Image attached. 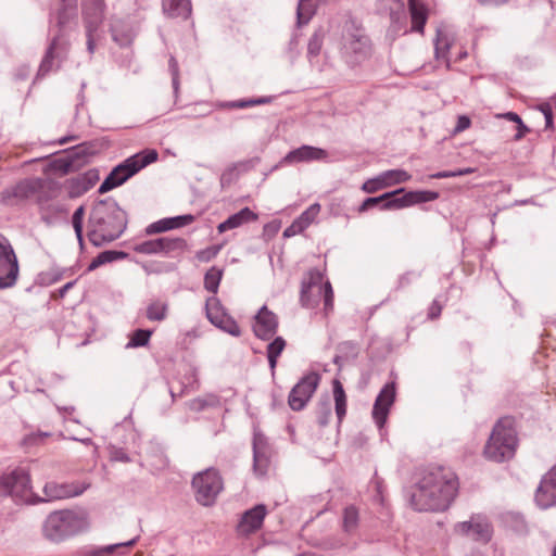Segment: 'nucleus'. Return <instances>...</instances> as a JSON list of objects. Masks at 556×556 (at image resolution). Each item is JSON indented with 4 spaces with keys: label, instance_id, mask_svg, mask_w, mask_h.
Returning <instances> with one entry per match:
<instances>
[{
    "label": "nucleus",
    "instance_id": "obj_25",
    "mask_svg": "<svg viewBox=\"0 0 556 556\" xmlns=\"http://www.w3.org/2000/svg\"><path fill=\"white\" fill-rule=\"evenodd\" d=\"M193 220H194V216L191 214L179 215V216L169 217V218H163L155 223L150 224L147 227L146 232L148 235L160 233V232H164V231L172 230L175 228L185 227V226L191 224Z\"/></svg>",
    "mask_w": 556,
    "mask_h": 556
},
{
    "label": "nucleus",
    "instance_id": "obj_50",
    "mask_svg": "<svg viewBox=\"0 0 556 556\" xmlns=\"http://www.w3.org/2000/svg\"><path fill=\"white\" fill-rule=\"evenodd\" d=\"M271 97H258L249 100H237L232 101L229 106L233 109H245L254 105L267 104L271 102Z\"/></svg>",
    "mask_w": 556,
    "mask_h": 556
},
{
    "label": "nucleus",
    "instance_id": "obj_6",
    "mask_svg": "<svg viewBox=\"0 0 556 556\" xmlns=\"http://www.w3.org/2000/svg\"><path fill=\"white\" fill-rule=\"evenodd\" d=\"M87 526L85 517L71 509L51 513L43 525L45 536L52 542H61L81 532Z\"/></svg>",
    "mask_w": 556,
    "mask_h": 556
},
{
    "label": "nucleus",
    "instance_id": "obj_41",
    "mask_svg": "<svg viewBox=\"0 0 556 556\" xmlns=\"http://www.w3.org/2000/svg\"><path fill=\"white\" fill-rule=\"evenodd\" d=\"M168 304L160 300L151 302L147 307V318L151 321H163L167 317Z\"/></svg>",
    "mask_w": 556,
    "mask_h": 556
},
{
    "label": "nucleus",
    "instance_id": "obj_7",
    "mask_svg": "<svg viewBox=\"0 0 556 556\" xmlns=\"http://www.w3.org/2000/svg\"><path fill=\"white\" fill-rule=\"evenodd\" d=\"M370 40L364 29L354 22L345 23L341 53L346 63L356 65L364 62L370 55Z\"/></svg>",
    "mask_w": 556,
    "mask_h": 556
},
{
    "label": "nucleus",
    "instance_id": "obj_17",
    "mask_svg": "<svg viewBox=\"0 0 556 556\" xmlns=\"http://www.w3.org/2000/svg\"><path fill=\"white\" fill-rule=\"evenodd\" d=\"M458 532L470 535L475 541L488 543L492 539L493 529L485 516H472L470 520L456 526Z\"/></svg>",
    "mask_w": 556,
    "mask_h": 556
},
{
    "label": "nucleus",
    "instance_id": "obj_30",
    "mask_svg": "<svg viewBox=\"0 0 556 556\" xmlns=\"http://www.w3.org/2000/svg\"><path fill=\"white\" fill-rule=\"evenodd\" d=\"M105 9L83 8V20L86 36H100L99 29L103 24Z\"/></svg>",
    "mask_w": 556,
    "mask_h": 556
},
{
    "label": "nucleus",
    "instance_id": "obj_34",
    "mask_svg": "<svg viewBox=\"0 0 556 556\" xmlns=\"http://www.w3.org/2000/svg\"><path fill=\"white\" fill-rule=\"evenodd\" d=\"M359 526V509L355 505H349L343 509L342 529L348 534L356 533Z\"/></svg>",
    "mask_w": 556,
    "mask_h": 556
},
{
    "label": "nucleus",
    "instance_id": "obj_62",
    "mask_svg": "<svg viewBox=\"0 0 556 556\" xmlns=\"http://www.w3.org/2000/svg\"><path fill=\"white\" fill-rule=\"evenodd\" d=\"M441 312H442V306L441 304L439 303V301L434 300L430 307H429V311H428V318L429 319H437L440 315H441Z\"/></svg>",
    "mask_w": 556,
    "mask_h": 556
},
{
    "label": "nucleus",
    "instance_id": "obj_3",
    "mask_svg": "<svg viewBox=\"0 0 556 556\" xmlns=\"http://www.w3.org/2000/svg\"><path fill=\"white\" fill-rule=\"evenodd\" d=\"M127 227V214L109 197L94 203L88 219V239L94 247L118 239Z\"/></svg>",
    "mask_w": 556,
    "mask_h": 556
},
{
    "label": "nucleus",
    "instance_id": "obj_36",
    "mask_svg": "<svg viewBox=\"0 0 556 556\" xmlns=\"http://www.w3.org/2000/svg\"><path fill=\"white\" fill-rule=\"evenodd\" d=\"M127 256L128 254L124 251L106 250L99 253L88 265L87 269L88 271H92L104 264L124 260Z\"/></svg>",
    "mask_w": 556,
    "mask_h": 556
},
{
    "label": "nucleus",
    "instance_id": "obj_40",
    "mask_svg": "<svg viewBox=\"0 0 556 556\" xmlns=\"http://www.w3.org/2000/svg\"><path fill=\"white\" fill-rule=\"evenodd\" d=\"M112 39L121 47H127L132 41V33L130 29H124L122 22H114L111 26Z\"/></svg>",
    "mask_w": 556,
    "mask_h": 556
},
{
    "label": "nucleus",
    "instance_id": "obj_44",
    "mask_svg": "<svg viewBox=\"0 0 556 556\" xmlns=\"http://www.w3.org/2000/svg\"><path fill=\"white\" fill-rule=\"evenodd\" d=\"M222 278L223 269L212 266L204 275V288L208 292L217 293Z\"/></svg>",
    "mask_w": 556,
    "mask_h": 556
},
{
    "label": "nucleus",
    "instance_id": "obj_56",
    "mask_svg": "<svg viewBox=\"0 0 556 556\" xmlns=\"http://www.w3.org/2000/svg\"><path fill=\"white\" fill-rule=\"evenodd\" d=\"M450 49V43L446 38H442L440 35H438V38L435 40V55L437 58H445L447 51Z\"/></svg>",
    "mask_w": 556,
    "mask_h": 556
},
{
    "label": "nucleus",
    "instance_id": "obj_11",
    "mask_svg": "<svg viewBox=\"0 0 556 556\" xmlns=\"http://www.w3.org/2000/svg\"><path fill=\"white\" fill-rule=\"evenodd\" d=\"M17 277V257L9 240L0 235V289L13 287Z\"/></svg>",
    "mask_w": 556,
    "mask_h": 556
},
{
    "label": "nucleus",
    "instance_id": "obj_29",
    "mask_svg": "<svg viewBox=\"0 0 556 556\" xmlns=\"http://www.w3.org/2000/svg\"><path fill=\"white\" fill-rule=\"evenodd\" d=\"M408 10L412 21V31L424 34L428 20V9L420 0H408Z\"/></svg>",
    "mask_w": 556,
    "mask_h": 556
},
{
    "label": "nucleus",
    "instance_id": "obj_45",
    "mask_svg": "<svg viewBox=\"0 0 556 556\" xmlns=\"http://www.w3.org/2000/svg\"><path fill=\"white\" fill-rule=\"evenodd\" d=\"M383 180L389 182V187L403 184L412 178V175L404 169H390L381 173Z\"/></svg>",
    "mask_w": 556,
    "mask_h": 556
},
{
    "label": "nucleus",
    "instance_id": "obj_8",
    "mask_svg": "<svg viewBox=\"0 0 556 556\" xmlns=\"http://www.w3.org/2000/svg\"><path fill=\"white\" fill-rule=\"evenodd\" d=\"M324 291L325 309L329 311L333 306V291L331 283H323V275L317 269H311L302 281L300 301L307 308L315 307L319 303L321 292Z\"/></svg>",
    "mask_w": 556,
    "mask_h": 556
},
{
    "label": "nucleus",
    "instance_id": "obj_63",
    "mask_svg": "<svg viewBox=\"0 0 556 556\" xmlns=\"http://www.w3.org/2000/svg\"><path fill=\"white\" fill-rule=\"evenodd\" d=\"M530 131V128L528 126H526L522 122V119L517 124V132L516 135L514 136V140L515 141H519L521 140L526 134H528Z\"/></svg>",
    "mask_w": 556,
    "mask_h": 556
},
{
    "label": "nucleus",
    "instance_id": "obj_20",
    "mask_svg": "<svg viewBox=\"0 0 556 556\" xmlns=\"http://www.w3.org/2000/svg\"><path fill=\"white\" fill-rule=\"evenodd\" d=\"M278 329V317L267 306H262L255 316L253 331L262 340L271 339Z\"/></svg>",
    "mask_w": 556,
    "mask_h": 556
},
{
    "label": "nucleus",
    "instance_id": "obj_64",
    "mask_svg": "<svg viewBox=\"0 0 556 556\" xmlns=\"http://www.w3.org/2000/svg\"><path fill=\"white\" fill-rule=\"evenodd\" d=\"M83 8L105 9L104 0H84Z\"/></svg>",
    "mask_w": 556,
    "mask_h": 556
},
{
    "label": "nucleus",
    "instance_id": "obj_43",
    "mask_svg": "<svg viewBox=\"0 0 556 556\" xmlns=\"http://www.w3.org/2000/svg\"><path fill=\"white\" fill-rule=\"evenodd\" d=\"M138 539L139 536H135L134 539L126 542L111 544L100 548H94L86 552L84 556H111L117 548L132 547L137 543Z\"/></svg>",
    "mask_w": 556,
    "mask_h": 556
},
{
    "label": "nucleus",
    "instance_id": "obj_33",
    "mask_svg": "<svg viewBox=\"0 0 556 556\" xmlns=\"http://www.w3.org/2000/svg\"><path fill=\"white\" fill-rule=\"evenodd\" d=\"M160 239V253L166 256H176L184 252L187 242L182 238L162 237Z\"/></svg>",
    "mask_w": 556,
    "mask_h": 556
},
{
    "label": "nucleus",
    "instance_id": "obj_39",
    "mask_svg": "<svg viewBox=\"0 0 556 556\" xmlns=\"http://www.w3.org/2000/svg\"><path fill=\"white\" fill-rule=\"evenodd\" d=\"M286 348V341L281 337H277L267 345V358L271 372H275L277 359Z\"/></svg>",
    "mask_w": 556,
    "mask_h": 556
},
{
    "label": "nucleus",
    "instance_id": "obj_48",
    "mask_svg": "<svg viewBox=\"0 0 556 556\" xmlns=\"http://www.w3.org/2000/svg\"><path fill=\"white\" fill-rule=\"evenodd\" d=\"M320 212L319 203H314L309 207H307L298 218L296 220L306 229L313 220L317 217Z\"/></svg>",
    "mask_w": 556,
    "mask_h": 556
},
{
    "label": "nucleus",
    "instance_id": "obj_35",
    "mask_svg": "<svg viewBox=\"0 0 556 556\" xmlns=\"http://www.w3.org/2000/svg\"><path fill=\"white\" fill-rule=\"evenodd\" d=\"M332 392L336 414L339 422H341L346 414V394L342 383L338 379L332 381Z\"/></svg>",
    "mask_w": 556,
    "mask_h": 556
},
{
    "label": "nucleus",
    "instance_id": "obj_46",
    "mask_svg": "<svg viewBox=\"0 0 556 556\" xmlns=\"http://www.w3.org/2000/svg\"><path fill=\"white\" fill-rule=\"evenodd\" d=\"M323 38L324 36L320 31H315L308 40L307 58L311 63H313L314 59H316L321 51Z\"/></svg>",
    "mask_w": 556,
    "mask_h": 556
},
{
    "label": "nucleus",
    "instance_id": "obj_19",
    "mask_svg": "<svg viewBox=\"0 0 556 556\" xmlns=\"http://www.w3.org/2000/svg\"><path fill=\"white\" fill-rule=\"evenodd\" d=\"M253 470L257 476H265L270 463V448L266 438L254 432L253 435Z\"/></svg>",
    "mask_w": 556,
    "mask_h": 556
},
{
    "label": "nucleus",
    "instance_id": "obj_55",
    "mask_svg": "<svg viewBox=\"0 0 556 556\" xmlns=\"http://www.w3.org/2000/svg\"><path fill=\"white\" fill-rule=\"evenodd\" d=\"M471 173H473V169L470 167L459 169V170H443V172H438V173L433 174L432 178H435V179L451 178V177L468 175Z\"/></svg>",
    "mask_w": 556,
    "mask_h": 556
},
{
    "label": "nucleus",
    "instance_id": "obj_14",
    "mask_svg": "<svg viewBox=\"0 0 556 556\" xmlns=\"http://www.w3.org/2000/svg\"><path fill=\"white\" fill-rule=\"evenodd\" d=\"M61 192V187L53 180L41 179L40 190L37 191L36 202L41 212L50 215H56L65 212L64 205L56 202L55 199Z\"/></svg>",
    "mask_w": 556,
    "mask_h": 556
},
{
    "label": "nucleus",
    "instance_id": "obj_28",
    "mask_svg": "<svg viewBox=\"0 0 556 556\" xmlns=\"http://www.w3.org/2000/svg\"><path fill=\"white\" fill-rule=\"evenodd\" d=\"M162 11L170 18L187 20L192 12L190 0H162Z\"/></svg>",
    "mask_w": 556,
    "mask_h": 556
},
{
    "label": "nucleus",
    "instance_id": "obj_38",
    "mask_svg": "<svg viewBox=\"0 0 556 556\" xmlns=\"http://www.w3.org/2000/svg\"><path fill=\"white\" fill-rule=\"evenodd\" d=\"M404 192V188L396 189L391 192H386L379 197H371L364 200V202L358 207V213H364L367 210L375 207L380 204V208L386 202L391 201L393 197L401 194Z\"/></svg>",
    "mask_w": 556,
    "mask_h": 556
},
{
    "label": "nucleus",
    "instance_id": "obj_18",
    "mask_svg": "<svg viewBox=\"0 0 556 556\" xmlns=\"http://www.w3.org/2000/svg\"><path fill=\"white\" fill-rule=\"evenodd\" d=\"M395 400V383H387L375 400L372 407V418L379 428H382L387 421L390 407Z\"/></svg>",
    "mask_w": 556,
    "mask_h": 556
},
{
    "label": "nucleus",
    "instance_id": "obj_59",
    "mask_svg": "<svg viewBox=\"0 0 556 556\" xmlns=\"http://www.w3.org/2000/svg\"><path fill=\"white\" fill-rule=\"evenodd\" d=\"M305 230V228L295 219L289 227L283 230V237L290 238Z\"/></svg>",
    "mask_w": 556,
    "mask_h": 556
},
{
    "label": "nucleus",
    "instance_id": "obj_13",
    "mask_svg": "<svg viewBox=\"0 0 556 556\" xmlns=\"http://www.w3.org/2000/svg\"><path fill=\"white\" fill-rule=\"evenodd\" d=\"M205 314L210 323L213 324L215 327L233 337L241 336V329L239 325L226 312L218 298L211 296L206 300Z\"/></svg>",
    "mask_w": 556,
    "mask_h": 556
},
{
    "label": "nucleus",
    "instance_id": "obj_5",
    "mask_svg": "<svg viewBox=\"0 0 556 556\" xmlns=\"http://www.w3.org/2000/svg\"><path fill=\"white\" fill-rule=\"evenodd\" d=\"M159 153L154 149H146L127 157L116 165L99 187V193H106L110 190L123 185L139 170L155 162Z\"/></svg>",
    "mask_w": 556,
    "mask_h": 556
},
{
    "label": "nucleus",
    "instance_id": "obj_1",
    "mask_svg": "<svg viewBox=\"0 0 556 556\" xmlns=\"http://www.w3.org/2000/svg\"><path fill=\"white\" fill-rule=\"evenodd\" d=\"M78 18V0H53L50 13V31L52 36L40 62L37 78L45 77L61 67L67 59L71 41L66 28L76 24Z\"/></svg>",
    "mask_w": 556,
    "mask_h": 556
},
{
    "label": "nucleus",
    "instance_id": "obj_32",
    "mask_svg": "<svg viewBox=\"0 0 556 556\" xmlns=\"http://www.w3.org/2000/svg\"><path fill=\"white\" fill-rule=\"evenodd\" d=\"M338 354L333 358V363L339 367H342V363L355 359L359 353V345L354 341H344L337 346Z\"/></svg>",
    "mask_w": 556,
    "mask_h": 556
},
{
    "label": "nucleus",
    "instance_id": "obj_2",
    "mask_svg": "<svg viewBox=\"0 0 556 556\" xmlns=\"http://www.w3.org/2000/svg\"><path fill=\"white\" fill-rule=\"evenodd\" d=\"M458 491V480L450 469L438 466L428 468L410 497L414 509L419 511L445 510Z\"/></svg>",
    "mask_w": 556,
    "mask_h": 556
},
{
    "label": "nucleus",
    "instance_id": "obj_15",
    "mask_svg": "<svg viewBox=\"0 0 556 556\" xmlns=\"http://www.w3.org/2000/svg\"><path fill=\"white\" fill-rule=\"evenodd\" d=\"M403 193V195H395L391 201L386 202L381 210H401L416 204L431 202L439 198V192L429 190L404 191Z\"/></svg>",
    "mask_w": 556,
    "mask_h": 556
},
{
    "label": "nucleus",
    "instance_id": "obj_53",
    "mask_svg": "<svg viewBox=\"0 0 556 556\" xmlns=\"http://www.w3.org/2000/svg\"><path fill=\"white\" fill-rule=\"evenodd\" d=\"M168 71L172 75V85H173L174 92H175V94H177L179 91V87H180L179 66H178L177 60L173 55L168 60Z\"/></svg>",
    "mask_w": 556,
    "mask_h": 556
},
{
    "label": "nucleus",
    "instance_id": "obj_42",
    "mask_svg": "<svg viewBox=\"0 0 556 556\" xmlns=\"http://www.w3.org/2000/svg\"><path fill=\"white\" fill-rule=\"evenodd\" d=\"M316 419L320 427H325L329 424V419L332 414L331 402L328 395H325L324 399H320L316 406Z\"/></svg>",
    "mask_w": 556,
    "mask_h": 556
},
{
    "label": "nucleus",
    "instance_id": "obj_27",
    "mask_svg": "<svg viewBox=\"0 0 556 556\" xmlns=\"http://www.w3.org/2000/svg\"><path fill=\"white\" fill-rule=\"evenodd\" d=\"M258 216L249 207H243L238 213L230 215L225 222L217 226L219 233L238 228L244 224L257 220Z\"/></svg>",
    "mask_w": 556,
    "mask_h": 556
},
{
    "label": "nucleus",
    "instance_id": "obj_22",
    "mask_svg": "<svg viewBox=\"0 0 556 556\" xmlns=\"http://www.w3.org/2000/svg\"><path fill=\"white\" fill-rule=\"evenodd\" d=\"M89 483L74 482L68 484L47 483L43 488L45 494L49 501L78 496L88 488Z\"/></svg>",
    "mask_w": 556,
    "mask_h": 556
},
{
    "label": "nucleus",
    "instance_id": "obj_26",
    "mask_svg": "<svg viewBox=\"0 0 556 556\" xmlns=\"http://www.w3.org/2000/svg\"><path fill=\"white\" fill-rule=\"evenodd\" d=\"M328 157V152L321 148L312 146H302L298 149L290 151L286 161L288 162H312L324 161Z\"/></svg>",
    "mask_w": 556,
    "mask_h": 556
},
{
    "label": "nucleus",
    "instance_id": "obj_57",
    "mask_svg": "<svg viewBox=\"0 0 556 556\" xmlns=\"http://www.w3.org/2000/svg\"><path fill=\"white\" fill-rule=\"evenodd\" d=\"M110 454L115 462L129 463L131 460L126 451L121 447H113Z\"/></svg>",
    "mask_w": 556,
    "mask_h": 556
},
{
    "label": "nucleus",
    "instance_id": "obj_31",
    "mask_svg": "<svg viewBox=\"0 0 556 556\" xmlns=\"http://www.w3.org/2000/svg\"><path fill=\"white\" fill-rule=\"evenodd\" d=\"M89 154L88 148L84 144L75 147L67 157L58 159L53 166L61 174L65 175L74 170L75 161Z\"/></svg>",
    "mask_w": 556,
    "mask_h": 556
},
{
    "label": "nucleus",
    "instance_id": "obj_58",
    "mask_svg": "<svg viewBox=\"0 0 556 556\" xmlns=\"http://www.w3.org/2000/svg\"><path fill=\"white\" fill-rule=\"evenodd\" d=\"M84 213V206H79L73 214L72 224L75 232H79L80 227H83Z\"/></svg>",
    "mask_w": 556,
    "mask_h": 556
},
{
    "label": "nucleus",
    "instance_id": "obj_52",
    "mask_svg": "<svg viewBox=\"0 0 556 556\" xmlns=\"http://www.w3.org/2000/svg\"><path fill=\"white\" fill-rule=\"evenodd\" d=\"M135 251L142 254H159L160 239L143 241L136 245Z\"/></svg>",
    "mask_w": 556,
    "mask_h": 556
},
{
    "label": "nucleus",
    "instance_id": "obj_37",
    "mask_svg": "<svg viewBox=\"0 0 556 556\" xmlns=\"http://www.w3.org/2000/svg\"><path fill=\"white\" fill-rule=\"evenodd\" d=\"M377 8L380 12H389L392 22H397L405 13L401 0H377Z\"/></svg>",
    "mask_w": 556,
    "mask_h": 556
},
{
    "label": "nucleus",
    "instance_id": "obj_16",
    "mask_svg": "<svg viewBox=\"0 0 556 556\" xmlns=\"http://www.w3.org/2000/svg\"><path fill=\"white\" fill-rule=\"evenodd\" d=\"M534 501L542 509L556 505V465L542 477L534 494Z\"/></svg>",
    "mask_w": 556,
    "mask_h": 556
},
{
    "label": "nucleus",
    "instance_id": "obj_9",
    "mask_svg": "<svg viewBox=\"0 0 556 556\" xmlns=\"http://www.w3.org/2000/svg\"><path fill=\"white\" fill-rule=\"evenodd\" d=\"M7 495L31 504L43 501L33 492L29 473L24 468H15L0 477V496Z\"/></svg>",
    "mask_w": 556,
    "mask_h": 556
},
{
    "label": "nucleus",
    "instance_id": "obj_47",
    "mask_svg": "<svg viewBox=\"0 0 556 556\" xmlns=\"http://www.w3.org/2000/svg\"><path fill=\"white\" fill-rule=\"evenodd\" d=\"M152 331L147 329H137L132 332L126 348L146 346L149 343Z\"/></svg>",
    "mask_w": 556,
    "mask_h": 556
},
{
    "label": "nucleus",
    "instance_id": "obj_21",
    "mask_svg": "<svg viewBox=\"0 0 556 556\" xmlns=\"http://www.w3.org/2000/svg\"><path fill=\"white\" fill-rule=\"evenodd\" d=\"M98 169H89L66 180L70 198H78L89 191L99 180Z\"/></svg>",
    "mask_w": 556,
    "mask_h": 556
},
{
    "label": "nucleus",
    "instance_id": "obj_60",
    "mask_svg": "<svg viewBox=\"0 0 556 556\" xmlns=\"http://www.w3.org/2000/svg\"><path fill=\"white\" fill-rule=\"evenodd\" d=\"M545 118V128H549L553 125V111L548 103H543L539 106Z\"/></svg>",
    "mask_w": 556,
    "mask_h": 556
},
{
    "label": "nucleus",
    "instance_id": "obj_51",
    "mask_svg": "<svg viewBox=\"0 0 556 556\" xmlns=\"http://www.w3.org/2000/svg\"><path fill=\"white\" fill-rule=\"evenodd\" d=\"M388 187H389V182L383 180V178L380 174L376 178L366 180L362 186V190L367 193H375V192H377L383 188H388Z\"/></svg>",
    "mask_w": 556,
    "mask_h": 556
},
{
    "label": "nucleus",
    "instance_id": "obj_23",
    "mask_svg": "<svg viewBox=\"0 0 556 556\" xmlns=\"http://www.w3.org/2000/svg\"><path fill=\"white\" fill-rule=\"evenodd\" d=\"M267 509L263 504H258L253 508L247 510L238 525V531L242 534H250L263 526V521L266 517Z\"/></svg>",
    "mask_w": 556,
    "mask_h": 556
},
{
    "label": "nucleus",
    "instance_id": "obj_12",
    "mask_svg": "<svg viewBox=\"0 0 556 556\" xmlns=\"http://www.w3.org/2000/svg\"><path fill=\"white\" fill-rule=\"evenodd\" d=\"M320 382L319 374L312 371L303 376L300 381L291 389L288 396V404L294 412L302 410Z\"/></svg>",
    "mask_w": 556,
    "mask_h": 556
},
{
    "label": "nucleus",
    "instance_id": "obj_24",
    "mask_svg": "<svg viewBox=\"0 0 556 556\" xmlns=\"http://www.w3.org/2000/svg\"><path fill=\"white\" fill-rule=\"evenodd\" d=\"M40 178L24 179L16 184L11 190H7L4 192V199L8 203L13 204L11 198L23 201L31 197H36L37 191L40 190Z\"/></svg>",
    "mask_w": 556,
    "mask_h": 556
},
{
    "label": "nucleus",
    "instance_id": "obj_4",
    "mask_svg": "<svg viewBox=\"0 0 556 556\" xmlns=\"http://www.w3.org/2000/svg\"><path fill=\"white\" fill-rule=\"evenodd\" d=\"M518 446V437L513 417L500 418L484 445L485 458L495 463H503L514 457Z\"/></svg>",
    "mask_w": 556,
    "mask_h": 556
},
{
    "label": "nucleus",
    "instance_id": "obj_10",
    "mask_svg": "<svg viewBox=\"0 0 556 556\" xmlns=\"http://www.w3.org/2000/svg\"><path fill=\"white\" fill-rule=\"evenodd\" d=\"M192 486L197 501L203 506H210L223 491L224 482L216 469L208 468L193 477Z\"/></svg>",
    "mask_w": 556,
    "mask_h": 556
},
{
    "label": "nucleus",
    "instance_id": "obj_54",
    "mask_svg": "<svg viewBox=\"0 0 556 556\" xmlns=\"http://www.w3.org/2000/svg\"><path fill=\"white\" fill-rule=\"evenodd\" d=\"M219 252V247H208L197 252L195 257L199 262L207 263L215 258Z\"/></svg>",
    "mask_w": 556,
    "mask_h": 556
},
{
    "label": "nucleus",
    "instance_id": "obj_49",
    "mask_svg": "<svg viewBox=\"0 0 556 556\" xmlns=\"http://www.w3.org/2000/svg\"><path fill=\"white\" fill-rule=\"evenodd\" d=\"M65 269L59 267H52L51 269L41 273L38 278L42 285H52L62 279L64 276Z\"/></svg>",
    "mask_w": 556,
    "mask_h": 556
},
{
    "label": "nucleus",
    "instance_id": "obj_61",
    "mask_svg": "<svg viewBox=\"0 0 556 556\" xmlns=\"http://www.w3.org/2000/svg\"><path fill=\"white\" fill-rule=\"evenodd\" d=\"M470 124H471V122L468 116H466V115L458 116L456 126L454 128V132L458 134V132L466 130L467 128L470 127Z\"/></svg>",
    "mask_w": 556,
    "mask_h": 556
}]
</instances>
